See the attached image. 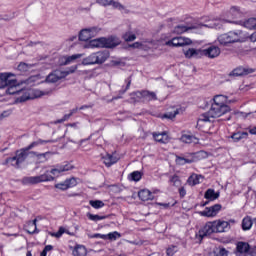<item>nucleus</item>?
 <instances>
[{"label": "nucleus", "mask_w": 256, "mask_h": 256, "mask_svg": "<svg viewBox=\"0 0 256 256\" xmlns=\"http://www.w3.org/2000/svg\"><path fill=\"white\" fill-rule=\"evenodd\" d=\"M216 256H228V252L225 250V248H220L216 253Z\"/></svg>", "instance_id": "nucleus-57"}, {"label": "nucleus", "mask_w": 256, "mask_h": 256, "mask_svg": "<svg viewBox=\"0 0 256 256\" xmlns=\"http://www.w3.org/2000/svg\"><path fill=\"white\" fill-rule=\"evenodd\" d=\"M138 197L141 199V201H152L153 193H151V191L148 189H144L138 193Z\"/></svg>", "instance_id": "nucleus-18"}, {"label": "nucleus", "mask_w": 256, "mask_h": 256, "mask_svg": "<svg viewBox=\"0 0 256 256\" xmlns=\"http://www.w3.org/2000/svg\"><path fill=\"white\" fill-rule=\"evenodd\" d=\"M213 233H217L214 221L207 222L205 224V226L201 230H199L198 235H199L200 239H203L204 237H207L208 235H213Z\"/></svg>", "instance_id": "nucleus-11"}, {"label": "nucleus", "mask_w": 256, "mask_h": 256, "mask_svg": "<svg viewBox=\"0 0 256 256\" xmlns=\"http://www.w3.org/2000/svg\"><path fill=\"white\" fill-rule=\"evenodd\" d=\"M230 77H242L243 75H249V70L243 68V67H238L234 69L232 72H230Z\"/></svg>", "instance_id": "nucleus-22"}, {"label": "nucleus", "mask_w": 256, "mask_h": 256, "mask_svg": "<svg viewBox=\"0 0 256 256\" xmlns=\"http://www.w3.org/2000/svg\"><path fill=\"white\" fill-rule=\"evenodd\" d=\"M44 251H45L46 253H47L48 251H53V246H51V245L45 246Z\"/></svg>", "instance_id": "nucleus-63"}, {"label": "nucleus", "mask_w": 256, "mask_h": 256, "mask_svg": "<svg viewBox=\"0 0 256 256\" xmlns=\"http://www.w3.org/2000/svg\"><path fill=\"white\" fill-rule=\"evenodd\" d=\"M248 133L247 132H237L232 134L231 139H233V141H235V143L241 141V139H247L248 137Z\"/></svg>", "instance_id": "nucleus-31"}, {"label": "nucleus", "mask_w": 256, "mask_h": 256, "mask_svg": "<svg viewBox=\"0 0 256 256\" xmlns=\"http://www.w3.org/2000/svg\"><path fill=\"white\" fill-rule=\"evenodd\" d=\"M195 159H207V152L205 151H198L193 153V160L195 161Z\"/></svg>", "instance_id": "nucleus-41"}, {"label": "nucleus", "mask_w": 256, "mask_h": 256, "mask_svg": "<svg viewBox=\"0 0 256 256\" xmlns=\"http://www.w3.org/2000/svg\"><path fill=\"white\" fill-rule=\"evenodd\" d=\"M22 183L23 185H37V183H39V178L38 176L24 177Z\"/></svg>", "instance_id": "nucleus-29"}, {"label": "nucleus", "mask_w": 256, "mask_h": 256, "mask_svg": "<svg viewBox=\"0 0 256 256\" xmlns=\"http://www.w3.org/2000/svg\"><path fill=\"white\" fill-rule=\"evenodd\" d=\"M180 197H185L187 195V191L185 190L184 187L179 189Z\"/></svg>", "instance_id": "nucleus-61"}, {"label": "nucleus", "mask_w": 256, "mask_h": 256, "mask_svg": "<svg viewBox=\"0 0 256 256\" xmlns=\"http://www.w3.org/2000/svg\"><path fill=\"white\" fill-rule=\"evenodd\" d=\"M103 163L106 165V167H111V165H115L119 161L117 157L107 154L106 156L102 157Z\"/></svg>", "instance_id": "nucleus-19"}, {"label": "nucleus", "mask_w": 256, "mask_h": 256, "mask_svg": "<svg viewBox=\"0 0 256 256\" xmlns=\"http://www.w3.org/2000/svg\"><path fill=\"white\" fill-rule=\"evenodd\" d=\"M254 220L251 219V216H246L242 220V229L243 231H249L253 227Z\"/></svg>", "instance_id": "nucleus-24"}, {"label": "nucleus", "mask_w": 256, "mask_h": 256, "mask_svg": "<svg viewBox=\"0 0 256 256\" xmlns=\"http://www.w3.org/2000/svg\"><path fill=\"white\" fill-rule=\"evenodd\" d=\"M238 41H243L242 31H230L218 36V42L220 45H229L231 43H238Z\"/></svg>", "instance_id": "nucleus-5"}, {"label": "nucleus", "mask_w": 256, "mask_h": 256, "mask_svg": "<svg viewBox=\"0 0 256 256\" xmlns=\"http://www.w3.org/2000/svg\"><path fill=\"white\" fill-rule=\"evenodd\" d=\"M50 173H51L52 175L57 176V175H59V173H63V172H62V170H61V167H60V166H57V168L52 169V170L50 171Z\"/></svg>", "instance_id": "nucleus-56"}, {"label": "nucleus", "mask_w": 256, "mask_h": 256, "mask_svg": "<svg viewBox=\"0 0 256 256\" xmlns=\"http://www.w3.org/2000/svg\"><path fill=\"white\" fill-rule=\"evenodd\" d=\"M83 57V54H73L72 56H65L62 59L64 62L62 65H69L70 63H73V61H76V59H81Z\"/></svg>", "instance_id": "nucleus-28"}, {"label": "nucleus", "mask_w": 256, "mask_h": 256, "mask_svg": "<svg viewBox=\"0 0 256 256\" xmlns=\"http://www.w3.org/2000/svg\"><path fill=\"white\" fill-rule=\"evenodd\" d=\"M31 68V65L22 62L18 65V71H21L22 73H25L26 71H29Z\"/></svg>", "instance_id": "nucleus-45"}, {"label": "nucleus", "mask_w": 256, "mask_h": 256, "mask_svg": "<svg viewBox=\"0 0 256 256\" xmlns=\"http://www.w3.org/2000/svg\"><path fill=\"white\" fill-rule=\"evenodd\" d=\"M131 47H133L134 49H142L143 47V43L141 42H135L131 45Z\"/></svg>", "instance_id": "nucleus-59"}, {"label": "nucleus", "mask_w": 256, "mask_h": 256, "mask_svg": "<svg viewBox=\"0 0 256 256\" xmlns=\"http://www.w3.org/2000/svg\"><path fill=\"white\" fill-rule=\"evenodd\" d=\"M14 84H7L6 93L7 95H21L16 99V103H25V101H29V99H37L39 97H43L44 95H51L53 93V89L47 90H39V89H28V90H19L18 83L16 79H13Z\"/></svg>", "instance_id": "nucleus-2"}, {"label": "nucleus", "mask_w": 256, "mask_h": 256, "mask_svg": "<svg viewBox=\"0 0 256 256\" xmlns=\"http://www.w3.org/2000/svg\"><path fill=\"white\" fill-rule=\"evenodd\" d=\"M192 43L193 41L189 38L175 37L165 42V45H167V47H185V45H191Z\"/></svg>", "instance_id": "nucleus-7"}, {"label": "nucleus", "mask_w": 256, "mask_h": 256, "mask_svg": "<svg viewBox=\"0 0 256 256\" xmlns=\"http://www.w3.org/2000/svg\"><path fill=\"white\" fill-rule=\"evenodd\" d=\"M45 181H55V177L49 175V171L44 174L38 176V183H43Z\"/></svg>", "instance_id": "nucleus-32"}, {"label": "nucleus", "mask_w": 256, "mask_h": 256, "mask_svg": "<svg viewBox=\"0 0 256 256\" xmlns=\"http://www.w3.org/2000/svg\"><path fill=\"white\" fill-rule=\"evenodd\" d=\"M231 103H235V101L229 100V97L223 94L215 95L210 109L199 117L198 123H211V119L227 115V113L231 112V107H229Z\"/></svg>", "instance_id": "nucleus-1"}, {"label": "nucleus", "mask_w": 256, "mask_h": 256, "mask_svg": "<svg viewBox=\"0 0 256 256\" xmlns=\"http://www.w3.org/2000/svg\"><path fill=\"white\" fill-rule=\"evenodd\" d=\"M98 5H102V7H109L113 3V0H96Z\"/></svg>", "instance_id": "nucleus-52"}, {"label": "nucleus", "mask_w": 256, "mask_h": 256, "mask_svg": "<svg viewBox=\"0 0 256 256\" xmlns=\"http://www.w3.org/2000/svg\"><path fill=\"white\" fill-rule=\"evenodd\" d=\"M60 169L62 170V173H65V171H71V169H73V165L67 163L65 165H61Z\"/></svg>", "instance_id": "nucleus-55"}, {"label": "nucleus", "mask_w": 256, "mask_h": 256, "mask_svg": "<svg viewBox=\"0 0 256 256\" xmlns=\"http://www.w3.org/2000/svg\"><path fill=\"white\" fill-rule=\"evenodd\" d=\"M97 33H99V31L95 27L82 29L79 33V39L80 41H89V39L97 37Z\"/></svg>", "instance_id": "nucleus-8"}, {"label": "nucleus", "mask_w": 256, "mask_h": 256, "mask_svg": "<svg viewBox=\"0 0 256 256\" xmlns=\"http://www.w3.org/2000/svg\"><path fill=\"white\" fill-rule=\"evenodd\" d=\"M141 172L139 171H134L129 175L130 181H141Z\"/></svg>", "instance_id": "nucleus-42"}, {"label": "nucleus", "mask_w": 256, "mask_h": 256, "mask_svg": "<svg viewBox=\"0 0 256 256\" xmlns=\"http://www.w3.org/2000/svg\"><path fill=\"white\" fill-rule=\"evenodd\" d=\"M109 59V51H98L82 59L83 65H102Z\"/></svg>", "instance_id": "nucleus-4"}, {"label": "nucleus", "mask_w": 256, "mask_h": 256, "mask_svg": "<svg viewBox=\"0 0 256 256\" xmlns=\"http://www.w3.org/2000/svg\"><path fill=\"white\" fill-rule=\"evenodd\" d=\"M72 255L74 256H87V248L83 245L75 246Z\"/></svg>", "instance_id": "nucleus-25"}, {"label": "nucleus", "mask_w": 256, "mask_h": 256, "mask_svg": "<svg viewBox=\"0 0 256 256\" xmlns=\"http://www.w3.org/2000/svg\"><path fill=\"white\" fill-rule=\"evenodd\" d=\"M87 217L90 221H103V219H107V216H99L91 213H88Z\"/></svg>", "instance_id": "nucleus-43"}, {"label": "nucleus", "mask_w": 256, "mask_h": 256, "mask_svg": "<svg viewBox=\"0 0 256 256\" xmlns=\"http://www.w3.org/2000/svg\"><path fill=\"white\" fill-rule=\"evenodd\" d=\"M56 189H60L61 191H67L69 189V186L67 185V182H61L55 185Z\"/></svg>", "instance_id": "nucleus-51"}, {"label": "nucleus", "mask_w": 256, "mask_h": 256, "mask_svg": "<svg viewBox=\"0 0 256 256\" xmlns=\"http://www.w3.org/2000/svg\"><path fill=\"white\" fill-rule=\"evenodd\" d=\"M184 55L187 59L192 57L197 59L201 56L208 57V59H216V57L221 55V48L218 46H209L206 49L189 48L184 52Z\"/></svg>", "instance_id": "nucleus-3"}, {"label": "nucleus", "mask_w": 256, "mask_h": 256, "mask_svg": "<svg viewBox=\"0 0 256 256\" xmlns=\"http://www.w3.org/2000/svg\"><path fill=\"white\" fill-rule=\"evenodd\" d=\"M65 182L66 185H68V189H70V187H75V185H77V179H75L74 177L66 179Z\"/></svg>", "instance_id": "nucleus-49"}, {"label": "nucleus", "mask_w": 256, "mask_h": 256, "mask_svg": "<svg viewBox=\"0 0 256 256\" xmlns=\"http://www.w3.org/2000/svg\"><path fill=\"white\" fill-rule=\"evenodd\" d=\"M45 143H55V140H42L39 139L37 141L32 142L28 147H26V151H31L34 147L39 145H45Z\"/></svg>", "instance_id": "nucleus-26"}, {"label": "nucleus", "mask_w": 256, "mask_h": 256, "mask_svg": "<svg viewBox=\"0 0 256 256\" xmlns=\"http://www.w3.org/2000/svg\"><path fill=\"white\" fill-rule=\"evenodd\" d=\"M170 182L173 183L175 187H179V185H181V180H179V176L177 175L170 177Z\"/></svg>", "instance_id": "nucleus-50"}, {"label": "nucleus", "mask_w": 256, "mask_h": 256, "mask_svg": "<svg viewBox=\"0 0 256 256\" xmlns=\"http://www.w3.org/2000/svg\"><path fill=\"white\" fill-rule=\"evenodd\" d=\"M214 227L216 229V233H225V231L229 229V222L225 220H215Z\"/></svg>", "instance_id": "nucleus-15"}, {"label": "nucleus", "mask_w": 256, "mask_h": 256, "mask_svg": "<svg viewBox=\"0 0 256 256\" xmlns=\"http://www.w3.org/2000/svg\"><path fill=\"white\" fill-rule=\"evenodd\" d=\"M159 207H163L164 209H169L171 207V203H156Z\"/></svg>", "instance_id": "nucleus-60"}, {"label": "nucleus", "mask_w": 256, "mask_h": 256, "mask_svg": "<svg viewBox=\"0 0 256 256\" xmlns=\"http://www.w3.org/2000/svg\"><path fill=\"white\" fill-rule=\"evenodd\" d=\"M5 164H10L12 165L13 167H19V164H17V158L16 156L14 157H10V158H7L6 161H5Z\"/></svg>", "instance_id": "nucleus-47"}, {"label": "nucleus", "mask_w": 256, "mask_h": 256, "mask_svg": "<svg viewBox=\"0 0 256 256\" xmlns=\"http://www.w3.org/2000/svg\"><path fill=\"white\" fill-rule=\"evenodd\" d=\"M237 251L238 253H247L249 251V245L245 242H238Z\"/></svg>", "instance_id": "nucleus-35"}, {"label": "nucleus", "mask_w": 256, "mask_h": 256, "mask_svg": "<svg viewBox=\"0 0 256 256\" xmlns=\"http://www.w3.org/2000/svg\"><path fill=\"white\" fill-rule=\"evenodd\" d=\"M131 97L137 101H157V94L149 90L133 92Z\"/></svg>", "instance_id": "nucleus-6"}, {"label": "nucleus", "mask_w": 256, "mask_h": 256, "mask_svg": "<svg viewBox=\"0 0 256 256\" xmlns=\"http://www.w3.org/2000/svg\"><path fill=\"white\" fill-rule=\"evenodd\" d=\"M12 113H13V111H11V110H6V111H4V112L1 113L0 118L3 119V118H5V117H9Z\"/></svg>", "instance_id": "nucleus-58"}, {"label": "nucleus", "mask_w": 256, "mask_h": 256, "mask_svg": "<svg viewBox=\"0 0 256 256\" xmlns=\"http://www.w3.org/2000/svg\"><path fill=\"white\" fill-rule=\"evenodd\" d=\"M32 155L36 156V161L38 163H45L47 161H49V158L53 155H55V152H45V153H37V152H31Z\"/></svg>", "instance_id": "nucleus-14"}, {"label": "nucleus", "mask_w": 256, "mask_h": 256, "mask_svg": "<svg viewBox=\"0 0 256 256\" xmlns=\"http://www.w3.org/2000/svg\"><path fill=\"white\" fill-rule=\"evenodd\" d=\"M179 115V110H174L173 112H167L163 115L164 119H175Z\"/></svg>", "instance_id": "nucleus-46"}, {"label": "nucleus", "mask_w": 256, "mask_h": 256, "mask_svg": "<svg viewBox=\"0 0 256 256\" xmlns=\"http://www.w3.org/2000/svg\"><path fill=\"white\" fill-rule=\"evenodd\" d=\"M106 236H107V239H109L110 241H117V239L121 238V234L117 231L111 232Z\"/></svg>", "instance_id": "nucleus-44"}, {"label": "nucleus", "mask_w": 256, "mask_h": 256, "mask_svg": "<svg viewBox=\"0 0 256 256\" xmlns=\"http://www.w3.org/2000/svg\"><path fill=\"white\" fill-rule=\"evenodd\" d=\"M25 229L30 235L39 233V231H37V219H34L33 221H28L25 225Z\"/></svg>", "instance_id": "nucleus-16"}, {"label": "nucleus", "mask_w": 256, "mask_h": 256, "mask_svg": "<svg viewBox=\"0 0 256 256\" xmlns=\"http://www.w3.org/2000/svg\"><path fill=\"white\" fill-rule=\"evenodd\" d=\"M221 208V204H215L211 207H206L203 211H200L199 215H201V217H217Z\"/></svg>", "instance_id": "nucleus-9"}, {"label": "nucleus", "mask_w": 256, "mask_h": 256, "mask_svg": "<svg viewBox=\"0 0 256 256\" xmlns=\"http://www.w3.org/2000/svg\"><path fill=\"white\" fill-rule=\"evenodd\" d=\"M168 256H174L177 253V246H171L166 250Z\"/></svg>", "instance_id": "nucleus-53"}, {"label": "nucleus", "mask_w": 256, "mask_h": 256, "mask_svg": "<svg viewBox=\"0 0 256 256\" xmlns=\"http://www.w3.org/2000/svg\"><path fill=\"white\" fill-rule=\"evenodd\" d=\"M7 85H15L13 79H11V74L1 73L0 74V89H5Z\"/></svg>", "instance_id": "nucleus-13"}, {"label": "nucleus", "mask_w": 256, "mask_h": 256, "mask_svg": "<svg viewBox=\"0 0 256 256\" xmlns=\"http://www.w3.org/2000/svg\"><path fill=\"white\" fill-rule=\"evenodd\" d=\"M27 151L26 148H23L21 150H18L16 152V165H21V163H23V161H25V159H27Z\"/></svg>", "instance_id": "nucleus-17"}, {"label": "nucleus", "mask_w": 256, "mask_h": 256, "mask_svg": "<svg viewBox=\"0 0 256 256\" xmlns=\"http://www.w3.org/2000/svg\"><path fill=\"white\" fill-rule=\"evenodd\" d=\"M89 239H107L106 234H100V233H96V234H88Z\"/></svg>", "instance_id": "nucleus-48"}, {"label": "nucleus", "mask_w": 256, "mask_h": 256, "mask_svg": "<svg viewBox=\"0 0 256 256\" xmlns=\"http://www.w3.org/2000/svg\"><path fill=\"white\" fill-rule=\"evenodd\" d=\"M101 43H102V49H113V47H117L119 45V40H117L115 37L105 38L102 37Z\"/></svg>", "instance_id": "nucleus-12"}, {"label": "nucleus", "mask_w": 256, "mask_h": 256, "mask_svg": "<svg viewBox=\"0 0 256 256\" xmlns=\"http://www.w3.org/2000/svg\"><path fill=\"white\" fill-rule=\"evenodd\" d=\"M205 199H209L210 201H215V199H219V192H215L213 189H208L204 194Z\"/></svg>", "instance_id": "nucleus-30"}, {"label": "nucleus", "mask_w": 256, "mask_h": 256, "mask_svg": "<svg viewBox=\"0 0 256 256\" xmlns=\"http://www.w3.org/2000/svg\"><path fill=\"white\" fill-rule=\"evenodd\" d=\"M89 205H91L93 209H101L102 207H105V203L101 200H90Z\"/></svg>", "instance_id": "nucleus-36"}, {"label": "nucleus", "mask_w": 256, "mask_h": 256, "mask_svg": "<svg viewBox=\"0 0 256 256\" xmlns=\"http://www.w3.org/2000/svg\"><path fill=\"white\" fill-rule=\"evenodd\" d=\"M246 29H256V18H249L243 23Z\"/></svg>", "instance_id": "nucleus-33"}, {"label": "nucleus", "mask_w": 256, "mask_h": 256, "mask_svg": "<svg viewBox=\"0 0 256 256\" xmlns=\"http://www.w3.org/2000/svg\"><path fill=\"white\" fill-rule=\"evenodd\" d=\"M69 75V72H63L61 70H55L46 77V83H57L61 79H65Z\"/></svg>", "instance_id": "nucleus-10"}, {"label": "nucleus", "mask_w": 256, "mask_h": 256, "mask_svg": "<svg viewBox=\"0 0 256 256\" xmlns=\"http://www.w3.org/2000/svg\"><path fill=\"white\" fill-rule=\"evenodd\" d=\"M131 87V78L127 79V85L126 88L124 90H120L119 91V96L113 97L112 101H115L117 99H121V95H125V93H127V90Z\"/></svg>", "instance_id": "nucleus-38"}, {"label": "nucleus", "mask_w": 256, "mask_h": 256, "mask_svg": "<svg viewBox=\"0 0 256 256\" xmlns=\"http://www.w3.org/2000/svg\"><path fill=\"white\" fill-rule=\"evenodd\" d=\"M190 29H195V27H187L185 25H178L175 27L174 31L178 35H181L182 33L189 31Z\"/></svg>", "instance_id": "nucleus-34"}, {"label": "nucleus", "mask_w": 256, "mask_h": 256, "mask_svg": "<svg viewBox=\"0 0 256 256\" xmlns=\"http://www.w3.org/2000/svg\"><path fill=\"white\" fill-rule=\"evenodd\" d=\"M111 5H112V7H113L114 9H119V11H122V9H125V6H124V5H121V3L116 2V1H113V0H112Z\"/></svg>", "instance_id": "nucleus-54"}, {"label": "nucleus", "mask_w": 256, "mask_h": 256, "mask_svg": "<svg viewBox=\"0 0 256 256\" xmlns=\"http://www.w3.org/2000/svg\"><path fill=\"white\" fill-rule=\"evenodd\" d=\"M251 41L255 42L256 41V32H254L251 36H250Z\"/></svg>", "instance_id": "nucleus-64"}, {"label": "nucleus", "mask_w": 256, "mask_h": 256, "mask_svg": "<svg viewBox=\"0 0 256 256\" xmlns=\"http://www.w3.org/2000/svg\"><path fill=\"white\" fill-rule=\"evenodd\" d=\"M203 181V176L197 175V174H192L188 180L187 183L191 185L192 187H195V185H199Z\"/></svg>", "instance_id": "nucleus-21"}, {"label": "nucleus", "mask_w": 256, "mask_h": 256, "mask_svg": "<svg viewBox=\"0 0 256 256\" xmlns=\"http://www.w3.org/2000/svg\"><path fill=\"white\" fill-rule=\"evenodd\" d=\"M230 12L231 13H239V8L236 6H233V7H231Z\"/></svg>", "instance_id": "nucleus-62"}, {"label": "nucleus", "mask_w": 256, "mask_h": 256, "mask_svg": "<svg viewBox=\"0 0 256 256\" xmlns=\"http://www.w3.org/2000/svg\"><path fill=\"white\" fill-rule=\"evenodd\" d=\"M87 49H103L102 48V43H101V38H97L94 40H91L88 42V44L86 45Z\"/></svg>", "instance_id": "nucleus-27"}, {"label": "nucleus", "mask_w": 256, "mask_h": 256, "mask_svg": "<svg viewBox=\"0 0 256 256\" xmlns=\"http://www.w3.org/2000/svg\"><path fill=\"white\" fill-rule=\"evenodd\" d=\"M78 111H79V108L72 109L69 114L64 115L62 119L57 120V123H64V121H67L68 119H70Z\"/></svg>", "instance_id": "nucleus-37"}, {"label": "nucleus", "mask_w": 256, "mask_h": 256, "mask_svg": "<svg viewBox=\"0 0 256 256\" xmlns=\"http://www.w3.org/2000/svg\"><path fill=\"white\" fill-rule=\"evenodd\" d=\"M153 137L158 143H169V136L165 132L153 133Z\"/></svg>", "instance_id": "nucleus-20"}, {"label": "nucleus", "mask_w": 256, "mask_h": 256, "mask_svg": "<svg viewBox=\"0 0 256 256\" xmlns=\"http://www.w3.org/2000/svg\"><path fill=\"white\" fill-rule=\"evenodd\" d=\"M123 39L124 41L131 42L135 41V39H137V36L133 32L128 31L123 35Z\"/></svg>", "instance_id": "nucleus-39"}, {"label": "nucleus", "mask_w": 256, "mask_h": 256, "mask_svg": "<svg viewBox=\"0 0 256 256\" xmlns=\"http://www.w3.org/2000/svg\"><path fill=\"white\" fill-rule=\"evenodd\" d=\"M180 141H182V143H199V139H197V137L190 135V134H183L180 138Z\"/></svg>", "instance_id": "nucleus-23"}, {"label": "nucleus", "mask_w": 256, "mask_h": 256, "mask_svg": "<svg viewBox=\"0 0 256 256\" xmlns=\"http://www.w3.org/2000/svg\"><path fill=\"white\" fill-rule=\"evenodd\" d=\"M195 161L194 159H186L181 156L176 157V163L177 165H186V163H193Z\"/></svg>", "instance_id": "nucleus-40"}]
</instances>
